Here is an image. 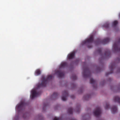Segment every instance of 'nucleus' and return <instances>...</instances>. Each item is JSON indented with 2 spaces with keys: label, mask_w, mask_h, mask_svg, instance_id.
Wrapping results in <instances>:
<instances>
[{
  "label": "nucleus",
  "mask_w": 120,
  "mask_h": 120,
  "mask_svg": "<svg viewBox=\"0 0 120 120\" xmlns=\"http://www.w3.org/2000/svg\"><path fill=\"white\" fill-rule=\"evenodd\" d=\"M52 76L51 75H49L47 78H45L44 76H42L41 78V83L38 85V88L45 86L49 81L52 79Z\"/></svg>",
  "instance_id": "1"
},
{
  "label": "nucleus",
  "mask_w": 120,
  "mask_h": 120,
  "mask_svg": "<svg viewBox=\"0 0 120 120\" xmlns=\"http://www.w3.org/2000/svg\"><path fill=\"white\" fill-rule=\"evenodd\" d=\"M82 75L83 77L85 78L90 77L91 76L90 72L87 67H83Z\"/></svg>",
  "instance_id": "2"
},
{
  "label": "nucleus",
  "mask_w": 120,
  "mask_h": 120,
  "mask_svg": "<svg viewBox=\"0 0 120 120\" xmlns=\"http://www.w3.org/2000/svg\"><path fill=\"white\" fill-rule=\"evenodd\" d=\"M26 105V103L23 101L21 102L20 103L17 105L16 106V108L17 110L18 111V112H19L20 111L24 109Z\"/></svg>",
  "instance_id": "3"
},
{
  "label": "nucleus",
  "mask_w": 120,
  "mask_h": 120,
  "mask_svg": "<svg viewBox=\"0 0 120 120\" xmlns=\"http://www.w3.org/2000/svg\"><path fill=\"white\" fill-rule=\"evenodd\" d=\"M31 93V99H33L34 97H37L39 95L41 94V92L40 91L37 92L36 90L35 89H34L32 90Z\"/></svg>",
  "instance_id": "4"
},
{
  "label": "nucleus",
  "mask_w": 120,
  "mask_h": 120,
  "mask_svg": "<svg viewBox=\"0 0 120 120\" xmlns=\"http://www.w3.org/2000/svg\"><path fill=\"white\" fill-rule=\"evenodd\" d=\"M94 40V36L93 35L90 36V37L82 42L83 44H86L92 43Z\"/></svg>",
  "instance_id": "5"
},
{
  "label": "nucleus",
  "mask_w": 120,
  "mask_h": 120,
  "mask_svg": "<svg viewBox=\"0 0 120 120\" xmlns=\"http://www.w3.org/2000/svg\"><path fill=\"white\" fill-rule=\"evenodd\" d=\"M101 113V111L100 108L97 107H96L95 110L94 112L93 113L95 116L98 117L100 115Z\"/></svg>",
  "instance_id": "6"
},
{
  "label": "nucleus",
  "mask_w": 120,
  "mask_h": 120,
  "mask_svg": "<svg viewBox=\"0 0 120 120\" xmlns=\"http://www.w3.org/2000/svg\"><path fill=\"white\" fill-rule=\"evenodd\" d=\"M109 39L108 38H107L102 40H99L96 42L98 44L101 43L103 44H105L108 43L109 42Z\"/></svg>",
  "instance_id": "7"
},
{
  "label": "nucleus",
  "mask_w": 120,
  "mask_h": 120,
  "mask_svg": "<svg viewBox=\"0 0 120 120\" xmlns=\"http://www.w3.org/2000/svg\"><path fill=\"white\" fill-rule=\"evenodd\" d=\"M115 63H112L110 64L109 68L110 70V72L109 73H106L105 74V75L106 76H108L109 74L113 73V68L115 67Z\"/></svg>",
  "instance_id": "8"
},
{
  "label": "nucleus",
  "mask_w": 120,
  "mask_h": 120,
  "mask_svg": "<svg viewBox=\"0 0 120 120\" xmlns=\"http://www.w3.org/2000/svg\"><path fill=\"white\" fill-rule=\"evenodd\" d=\"M68 95V94L67 91L66 90L64 91L63 92V95L62 97V100L64 101H65Z\"/></svg>",
  "instance_id": "9"
},
{
  "label": "nucleus",
  "mask_w": 120,
  "mask_h": 120,
  "mask_svg": "<svg viewBox=\"0 0 120 120\" xmlns=\"http://www.w3.org/2000/svg\"><path fill=\"white\" fill-rule=\"evenodd\" d=\"M55 73L57 74L59 77H61L64 76V73L63 72H61L59 71H57Z\"/></svg>",
  "instance_id": "10"
},
{
  "label": "nucleus",
  "mask_w": 120,
  "mask_h": 120,
  "mask_svg": "<svg viewBox=\"0 0 120 120\" xmlns=\"http://www.w3.org/2000/svg\"><path fill=\"white\" fill-rule=\"evenodd\" d=\"M111 53L110 51L109 50H108L107 51L105 52L104 56H103V58H108L111 56Z\"/></svg>",
  "instance_id": "11"
},
{
  "label": "nucleus",
  "mask_w": 120,
  "mask_h": 120,
  "mask_svg": "<svg viewBox=\"0 0 120 120\" xmlns=\"http://www.w3.org/2000/svg\"><path fill=\"white\" fill-rule=\"evenodd\" d=\"M113 48L116 51H120V48L118 47V45L116 43H115L113 45Z\"/></svg>",
  "instance_id": "12"
},
{
  "label": "nucleus",
  "mask_w": 120,
  "mask_h": 120,
  "mask_svg": "<svg viewBox=\"0 0 120 120\" xmlns=\"http://www.w3.org/2000/svg\"><path fill=\"white\" fill-rule=\"evenodd\" d=\"M75 52H72L71 53L69 54L68 56V58L69 59L73 58L75 56Z\"/></svg>",
  "instance_id": "13"
},
{
  "label": "nucleus",
  "mask_w": 120,
  "mask_h": 120,
  "mask_svg": "<svg viewBox=\"0 0 120 120\" xmlns=\"http://www.w3.org/2000/svg\"><path fill=\"white\" fill-rule=\"evenodd\" d=\"M111 112L112 113L114 114L117 112V107L115 106H113L111 109Z\"/></svg>",
  "instance_id": "14"
},
{
  "label": "nucleus",
  "mask_w": 120,
  "mask_h": 120,
  "mask_svg": "<svg viewBox=\"0 0 120 120\" xmlns=\"http://www.w3.org/2000/svg\"><path fill=\"white\" fill-rule=\"evenodd\" d=\"M90 83L92 84L93 87L95 88V87L94 86V85H96V81L93 79L91 78L90 79Z\"/></svg>",
  "instance_id": "15"
},
{
  "label": "nucleus",
  "mask_w": 120,
  "mask_h": 120,
  "mask_svg": "<svg viewBox=\"0 0 120 120\" xmlns=\"http://www.w3.org/2000/svg\"><path fill=\"white\" fill-rule=\"evenodd\" d=\"M114 100L115 102H117L120 103V98L118 96H115L114 97Z\"/></svg>",
  "instance_id": "16"
},
{
  "label": "nucleus",
  "mask_w": 120,
  "mask_h": 120,
  "mask_svg": "<svg viewBox=\"0 0 120 120\" xmlns=\"http://www.w3.org/2000/svg\"><path fill=\"white\" fill-rule=\"evenodd\" d=\"M41 72L40 70L39 69H37L35 71V75H38L41 74Z\"/></svg>",
  "instance_id": "17"
},
{
  "label": "nucleus",
  "mask_w": 120,
  "mask_h": 120,
  "mask_svg": "<svg viewBox=\"0 0 120 120\" xmlns=\"http://www.w3.org/2000/svg\"><path fill=\"white\" fill-rule=\"evenodd\" d=\"M68 113L70 114H71L72 113L73 109L72 107H70L69 108L67 111Z\"/></svg>",
  "instance_id": "18"
},
{
  "label": "nucleus",
  "mask_w": 120,
  "mask_h": 120,
  "mask_svg": "<svg viewBox=\"0 0 120 120\" xmlns=\"http://www.w3.org/2000/svg\"><path fill=\"white\" fill-rule=\"evenodd\" d=\"M67 63L66 62H63L60 65V67L61 68H64L66 66H67Z\"/></svg>",
  "instance_id": "19"
},
{
  "label": "nucleus",
  "mask_w": 120,
  "mask_h": 120,
  "mask_svg": "<svg viewBox=\"0 0 120 120\" xmlns=\"http://www.w3.org/2000/svg\"><path fill=\"white\" fill-rule=\"evenodd\" d=\"M71 78L73 80H75L76 79L77 77L74 74L71 77Z\"/></svg>",
  "instance_id": "20"
},
{
  "label": "nucleus",
  "mask_w": 120,
  "mask_h": 120,
  "mask_svg": "<svg viewBox=\"0 0 120 120\" xmlns=\"http://www.w3.org/2000/svg\"><path fill=\"white\" fill-rule=\"evenodd\" d=\"M58 94L57 92H54L53 93V95L52 96V97L56 98L58 96Z\"/></svg>",
  "instance_id": "21"
},
{
  "label": "nucleus",
  "mask_w": 120,
  "mask_h": 120,
  "mask_svg": "<svg viewBox=\"0 0 120 120\" xmlns=\"http://www.w3.org/2000/svg\"><path fill=\"white\" fill-rule=\"evenodd\" d=\"M118 23V22L117 21H115L113 22L112 25L113 26H115Z\"/></svg>",
  "instance_id": "22"
},
{
  "label": "nucleus",
  "mask_w": 120,
  "mask_h": 120,
  "mask_svg": "<svg viewBox=\"0 0 120 120\" xmlns=\"http://www.w3.org/2000/svg\"><path fill=\"white\" fill-rule=\"evenodd\" d=\"M97 52L98 53H99V54H101V56H102L101 54V49H99L97 50Z\"/></svg>",
  "instance_id": "23"
},
{
  "label": "nucleus",
  "mask_w": 120,
  "mask_h": 120,
  "mask_svg": "<svg viewBox=\"0 0 120 120\" xmlns=\"http://www.w3.org/2000/svg\"><path fill=\"white\" fill-rule=\"evenodd\" d=\"M80 111V106H78L77 107L76 112L77 113H79Z\"/></svg>",
  "instance_id": "24"
},
{
  "label": "nucleus",
  "mask_w": 120,
  "mask_h": 120,
  "mask_svg": "<svg viewBox=\"0 0 120 120\" xmlns=\"http://www.w3.org/2000/svg\"><path fill=\"white\" fill-rule=\"evenodd\" d=\"M109 24L108 23H106L104 24V27L107 28L109 27Z\"/></svg>",
  "instance_id": "25"
},
{
  "label": "nucleus",
  "mask_w": 120,
  "mask_h": 120,
  "mask_svg": "<svg viewBox=\"0 0 120 120\" xmlns=\"http://www.w3.org/2000/svg\"><path fill=\"white\" fill-rule=\"evenodd\" d=\"M90 96L89 95H87L85 97H84V99L86 100H87L88 99V98H90Z\"/></svg>",
  "instance_id": "26"
},
{
  "label": "nucleus",
  "mask_w": 120,
  "mask_h": 120,
  "mask_svg": "<svg viewBox=\"0 0 120 120\" xmlns=\"http://www.w3.org/2000/svg\"><path fill=\"white\" fill-rule=\"evenodd\" d=\"M109 104L107 103V104L106 105V106L105 107V109H109Z\"/></svg>",
  "instance_id": "27"
},
{
  "label": "nucleus",
  "mask_w": 120,
  "mask_h": 120,
  "mask_svg": "<svg viewBox=\"0 0 120 120\" xmlns=\"http://www.w3.org/2000/svg\"><path fill=\"white\" fill-rule=\"evenodd\" d=\"M61 118H56V117H55L54 118L53 120H61Z\"/></svg>",
  "instance_id": "28"
},
{
  "label": "nucleus",
  "mask_w": 120,
  "mask_h": 120,
  "mask_svg": "<svg viewBox=\"0 0 120 120\" xmlns=\"http://www.w3.org/2000/svg\"><path fill=\"white\" fill-rule=\"evenodd\" d=\"M47 105V104H44V105H43V110H44V108H45L46 107V106Z\"/></svg>",
  "instance_id": "29"
},
{
  "label": "nucleus",
  "mask_w": 120,
  "mask_h": 120,
  "mask_svg": "<svg viewBox=\"0 0 120 120\" xmlns=\"http://www.w3.org/2000/svg\"><path fill=\"white\" fill-rule=\"evenodd\" d=\"M89 48H92V46L91 45H89L87 46Z\"/></svg>",
  "instance_id": "30"
},
{
  "label": "nucleus",
  "mask_w": 120,
  "mask_h": 120,
  "mask_svg": "<svg viewBox=\"0 0 120 120\" xmlns=\"http://www.w3.org/2000/svg\"><path fill=\"white\" fill-rule=\"evenodd\" d=\"M70 97L72 99H73L74 98H75V96H74V95H71V96H70Z\"/></svg>",
  "instance_id": "31"
},
{
  "label": "nucleus",
  "mask_w": 120,
  "mask_h": 120,
  "mask_svg": "<svg viewBox=\"0 0 120 120\" xmlns=\"http://www.w3.org/2000/svg\"><path fill=\"white\" fill-rule=\"evenodd\" d=\"M101 68H98V70L100 71H101Z\"/></svg>",
  "instance_id": "32"
},
{
  "label": "nucleus",
  "mask_w": 120,
  "mask_h": 120,
  "mask_svg": "<svg viewBox=\"0 0 120 120\" xmlns=\"http://www.w3.org/2000/svg\"><path fill=\"white\" fill-rule=\"evenodd\" d=\"M39 118L40 119L41 118H42V119L41 120H43V117L42 116H39Z\"/></svg>",
  "instance_id": "33"
},
{
  "label": "nucleus",
  "mask_w": 120,
  "mask_h": 120,
  "mask_svg": "<svg viewBox=\"0 0 120 120\" xmlns=\"http://www.w3.org/2000/svg\"><path fill=\"white\" fill-rule=\"evenodd\" d=\"M118 43H120V38L119 39Z\"/></svg>",
  "instance_id": "34"
},
{
  "label": "nucleus",
  "mask_w": 120,
  "mask_h": 120,
  "mask_svg": "<svg viewBox=\"0 0 120 120\" xmlns=\"http://www.w3.org/2000/svg\"><path fill=\"white\" fill-rule=\"evenodd\" d=\"M70 120H76L74 118H72Z\"/></svg>",
  "instance_id": "35"
},
{
  "label": "nucleus",
  "mask_w": 120,
  "mask_h": 120,
  "mask_svg": "<svg viewBox=\"0 0 120 120\" xmlns=\"http://www.w3.org/2000/svg\"><path fill=\"white\" fill-rule=\"evenodd\" d=\"M119 17L120 18V13H119Z\"/></svg>",
  "instance_id": "36"
},
{
  "label": "nucleus",
  "mask_w": 120,
  "mask_h": 120,
  "mask_svg": "<svg viewBox=\"0 0 120 120\" xmlns=\"http://www.w3.org/2000/svg\"><path fill=\"white\" fill-rule=\"evenodd\" d=\"M24 115L23 116V117L24 118H25V117H24Z\"/></svg>",
  "instance_id": "37"
},
{
  "label": "nucleus",
  "mask_w": 120,
  "mask_h": 120,
  "mask_svg": "<svg viewBox=\"0 0 120 120\" xmlns=\"http://www.w3.org/2000/svg\"><path fill=\"white\" fill-rule=\"evenodd\" d=\"M18 120V118H17V119H16V120Z\"/></svg>",
  "instance_id": "38"
},
{
  "label": "nucleus",
  "mask_w": 120,
  "mask_h": 120,
  "mask_svg": "<svg viewBox=\"0 0 120 120\" xmlns=\"http://www.w3.org/2000/svg\"><path fill=\"white\" fill-rule=\"evenodd\" d=\"M118 59L119 60V61L120 60V58H118Z\"/></svg>",
  "instance_id": "39"
}]
</instances>
